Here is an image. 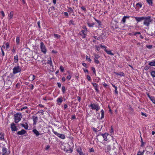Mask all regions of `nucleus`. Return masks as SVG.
<instances>
[{
  "label": "nucleus",
  "instance_id": "obj_1",
  "mask_svg": "<svg viewBox=\"0 0 155 155\" xmlns=\"http://www.w3.org/2000/svg\"><path fill=\"white\" fill-rule=\"evenodd\" d=\"M143 21V24L147 26H148L149 25L150 22L152 21V20L151 17L150 16H144Z\"/></svg>",
  "mask_w": 155,
  "mask_h": 155
},
{
  "label": "nucleus",
  "instance_id": "obj_2",
  "mask_svg": "<svg viewBox=\"0 0 155 155\" xmlns=\"http://www.w3.org/2000/svg\"><path fill=\"white\" fill-rule=\"evenodd\" d=\"M88 106L91 107V109L92 110H96V111H98L100 109V107L96 103L91 104Z\"/></svg>",
  "mask_w": 155,
  "mask_h": 155
},
{
  "label": "nucleus",
  "instance_id": "obj_3",
  "mask_svg": "<svg viewBox=\"0 0 155 155\" xmlns=\"http://www.w3.org/2000/svg\"><path fill=\"white\" fill-rule=\"evenodd\" d=\"M22 117V115L21 114L16 113L14 115L15 122L17 123L21 119Z\"/></svg>",
  "mask_w": 155,
  "mask_h": 155
},
{
  "label": "nucleus",
  "instance_id": "obj_4",
  "mask_svg": "<svg viewBox=\"0 0 155 155\" xmlns=\"http://www.w3.org/2000/svg\"><path fill=\"white\" fill-rule=\"evenodd\" d=\"M21 68L18 64L17 66L14 67L13 69V74H15L21 72Z\"/></svg>",
  "mask_w": 155,
  "mask_h": 155
},
{
  "label": "nucleus",
  "instance_id": "obj_5",
  "mask_svg": "<svg viewBox=\"0 0 155 155\" xmlns=\"http://www.w3.org/2000/svg\"><path fill=\"white\" fill-rule=\"evenodd\" d=\"M40 45L41 51L43 52L44 54H45L47 52V50L45 46L44 45V43L42 42L40 43Z\"/></svg>",
  "mask_w": 155,
  "mask_h": 155
},
{
  "label": "nucleus",
  "instance_id": "obj_6",
  "mask_svg": "<svg viewBox=\"0 0 155 155\" xmlns=\"http://www.w3.org/2000/svg\"><path fill=\"white\" fill-rule=\"evenodd\" d=\"M52 132L55 135H57L59 137L63 139H64L65 138V136L64 134H60L58 133L57 132L54 131V130H52Z\"/></svg>",
  "mask_w": 155,
  "mask_h": 155
},
{
  "label": "nucleus",
  "instance_id": "obj_7",
  "mask_svg": "<svg viewBox=\"0 0 155 155\" xmlns=\"http://www.w3.org/2000/svg\"><path fill=\"white\" fill-rule=\"evenodd\" d=\"M94 62L96 64H99L100 62L97 60L98 58H100V56L98 54H94Z\"/></svg>",
  "mask_w": 155,
  "mask_h": 155
},
{
  "label": "nucleus",
  "instance_id": "obj_8",
  "mask_svg": "<svg viewBox=\"0 0 155 155\" xmlns=\"http://www.w3.org/2000/svg\"><path fill=\"white\" fill-rule=\"evenodd\" d=\"M11 128L12 131H16L18 130V128L16 127L15 124L14 123H12L11 124Z\"/></svg>",
  "mask_w": 155,
  "mask_h": 155
},
{
  "label": "nucleus",
  "instance_id": "obj_9",
  "mask_svg": "<svg viewBox=\"0 0 155 155\" xmlns=\"http://www.w3.org/2000/svg\"><path fill=\"white\" fill-rule=\"evenodd\" d=\"M108 153L110 155H115L116 153V149L115 148L111 150Z\"/></svg>",
  "mask_w": 155,
  "mask_h": 155
},
{
  "label": "nucleus",
  "instance_id": "obj_10",
  "mask_svg": "<svg viewBox=\"0 0 155 155\" xmlns=\"http://www.w3.org/2000/svg\"><path fill=\"white\" fill-rule=\"evenodd\" d=\"M91 84L93 85V86L94 87V89L96 91V92H98V85L96 83H91Z\"/></svg>",
  "mask_w": 155,
  "mask_h": 155
},
{
  "label": "nucleus",
  "instance_id": "obj_11",
  "mask_svg": "<svg viewBox=\"0 0 155 155\" xmlns=\"http://www.w3.org/2000/svg\"><path fill=\"white\" fill-rule=\"evenodd\" d=\"M63 101V98L62 97H58L57 100V102L58 105H60Z\"/></svg>",
  "mask_w": 155,
  "mask_h": 155
},
{
  "label": "nucleus",
  "instance_id": "obj_12",
  "mask_svg": "<svg viewBox=\"0 0 155 155\" xmlns=\"http://www.w3.org/2000/svg\"><path fill=\"white\" fill-rule=\"evenodd\" d=\"M135 18L137 22H139L143 20L144 16L142 17H135Z\"/></svg>",
  "mask_w": 155,
  "mask_h": 155
},
{
  "label": "nucleus",
  "instance_id": "obj_13",
  "mask_svg": "<svg viewBox=\"0 0 155 155\" xmlns=\"http://www.w3.org/2000/svg\"><path fill=\"white\" fill-rule=\"evenodd\" d=\"M32 119L33 121V124L34 125H35L36 124L38 120V117H37L33 116L32 117Z\"/></svg>",
  "mask_w": 155,
  "mask_h": 155
},
{
  "label": "nucleus",
  "instance_id": "obj_14",
  "mask_svg": "<svg viewBox=\"0 0 155 155\" xmlns=\"http://www.w3.org/2000/svg\"><path fill=\"white\" fill-rule=\"evenodd\" d=\"M26 131L24 129H22L21 131L17 132V134L18 135H23L25 134Z\"/></svg>",
  "mask_w": 155,
  "mask_h": 155
},
{
  "label": "nucleus",
  "instance_id": "obj_15",
  "mask_svg": "<svg viewBox=\"0 0 155 155\" xmlns=\"http://www.w3.org/2000/svg\"><path fill=\"white\" fill-rule=\"evenodd\" d=\"M111 150V146L110 145H107L105 147V151L108 153Z\"/></svg>",
  "mask_w": 155,
  "mask_h": 155
},
{
  "label": "nucleus",
  "instance_id": "obj_16",
  "mask_svg": "<svg viewBox=\"0 0 155 155\" xmlns=\"http://www.w3.org/2000/svg\"><path fill=\"white\" fill-rule=\"evenodd\" d=\"M130 18L129 16H124L122 18L121 20V21L122 22L123 24L124 23L126 22V19H129Z\"/></svg>",
  "mask_w": 155,
  "mask_h": 155
},
{
  "label": "nucleus",
  "instance_id": "obj_17",
  "mask_svg": "<svg viewBox=\"0 0 155 155\" xmlns=\"http://www.w3.org/2000/svg\"><path fill=\"white\" fill-rule=\"evenodd\" d=\"M47 63L49 64L51 67V66L52 68L53 67V65L52 64V61L51 57L50 58L49 60H48Z\"/></svg>",
  "mask_w": 155,
  "mask_h": 155
},
{
  "label": "nucleus",
  "instance_id": "obj_18",
  "mask_svg": "<svg viewBox=\"0 0 155 155\" xmlns=\"http://www.w3.org/2000/svg\"><path fill=\"white\" fill-rule=\"evenodd\" d=\"M35 78V76L32 74H31L29 77V80L31 81H33Z\"/></svg>",
  "mask_w": 155,
  "mask_h": 155
},
{
  "label": "nucleus",
  "instance_id": "obj_19",
  "mask_svg": "<svg viewBox=\"0 0 155 155\" xmlns=\"http://www.w3.org/2000/svg\"><path fill=\"white\" fill-rule=\"evenodd\" d=\"M21 125L22 126V127H24V128L26 130L28 129V124L27 123H25V124H21Z\"/></svg>",
  "mask_w": 155,
  "mask_h": 155
},
{
  "label": "nucleus",
  "instance_id": "obj_20",
  "mask_svg": "<svg viewBox=\"0 0 155 155\" xmlns=\"http://www.w3.org/2000/svg\"><path fill=\"white\" fill-rule=\"evenodd\" d=\"M68 12H69L70 14H71L72 12H74V7H73L72 8L71 7H68Z\"/></svg>",
  "mask_w": 155,
  "mask_h": 155
},
{
  "label": "nucleus",
  "instance_id": "obj_21",
  "mask_svg": "<svg viewBox=\"0 0 155 155\" xmlns=\"http://www.w3.org/2000/svg\"><path fill=\"white\" fill-rule=\"evenodd\" d=\"M33 132L35 134L36 136L40 135L39 132L36 129H34L33 130Z\"/></svg>",
  "mask_w": 155,
  "mask_h": 155
},
{
  "label": "nucleus",
  "instance_id": "obj_22",
  "mask_svg": "<svg viewBox=\"0 0 155 155\" xmlns=\"http://www.w3.org/2000/svg\"><path fill=\"white\" fill-rule=\"evenodd\" d=\"M101 135L103 137L104 139V140L105 141H107V136L108 135L107 134H101Z\"/></svg>",
  "mask_w": 155,
  "mask_h": 155
},
{
  "label": "nucleus",
  "instance_id": "obj_23",
  "mask_svg": "<svg viewBox=\"0 0 155 155\" xmlns=\"http://www.w3.org/2000/svg\"><path fill=\"white\" fill-rule=\"evenodd\" d=\"M148 64L151 66H155V60H154L152 61L149 62Z\"/></svg>",
  "mask_w": 155,
  "mask_h": 155
},
{
  "label": "nucleus",
  "instance_id": "obj_24",
  "mask_svg": "<svg viewBox=\"0 0 155 155\" xmlns=\"http://www.w3.org/2000/svg\"><path fill=\"white\" fill-rule=\"evenodd\" d=\"M2 154L6 155L7 152V149L5 147H3L2 148Z\"/></svg>",
  "mask_w": 155,
  "mask_h": 155
},
{
  "label": "nucleus",
  "instance_id": "obj_25",
  "mask_svg": "<svg viewBox=\"0 0 155 155\" xmlns=\"http://www.w3.org/2000/svg\"><path fill=\"white\" fill-rule=\"evenodd\" d=\"M104 51H106V52L108 54L111 55H114V54L111 52V51H108L106 49H105Z\"/></svg>",
  "mask_w": 155,
  "mask_h": 155
},
{
  "label": "nucleus",
  "instance_id": "obj_26",
  "mask_svg": "<svg viewBox=\"0 0 155 155\" xmlns=\"http://www.w3.org/2000/svg\"><path fill=\"white\" fill-rule=\"evenodd\" d=\"M112 84V85L113 87L115 89V93L117 94H118V91H117V87L116 86H115L113 84Z\"/></svg>",
  "mask_w": 155,
  "mask_h": 155
},
{
  "label": "nucleus",
  "instance_id": "obj_27",
  "mask_svg": "<svg viewBox=\"0 0 155 155\" xmlns=\"http://www.w3.org/2000/svg\"><path fill=\"white\" fill-rule=\"evenodd\" d=\"M77 151L79 153L80 155H84L81 149H77Z\"/></svg>",
  "mask_w": 155,
  "mask_h": 155
},
{
  "label": "nucleus",
  "instance_id": "obj_28",
  "mask_svg": "<svg viewBox=\"0 0 155 155\" xmlns=\"http://www.w3.org/2000/svg\"><path fill=\"white\" fill-rule=\"evenodd\" d=\"M18 59L17 55H16L15 56H14V62L15 63H17L18 62Z\"/></svg>",
  "mask_w": 155,
  "mask_h": 155
},
{
  "label": "nucleus",
  "instance_id": "obj_29",
  "mask_svg": "<svg viewBox=\"0 0 155 155\" xmlns=\"http://www.w3.org/2000/svg\"><path fill=\"white\" fill-rule=\"evenodd\" d=\"M14 14V12L13 11L11 12L8 15V17L12 19V18Z\"/></svg>",
  "mask_w": 155,
  "mask_h": 155
},
{
  "label": "nucleus",
  "instance_id": "obj_30",
  "mask_svg": "<svg viewBox=\"0 0 155 155\" xmlns=\"http://www.w3.org/2000/svg\"><path fill=\"white\" fill-rule=\"evenodd\" d=\"M115 74H116V75L122 76H124V73L123 72H120V73H119L115 72Z\"/></svg>",
  "mask_w": 155,
  "mask_h": 155
},
{
  "label": "nucleus",
  "instance_id": "obj_31",
  "mask_svg": "<svg viewBox=\"0 0 155 155\" xmlns=\"http://www.w3.org/2000/svg\"><path fill=\"white\" fill-rule=\"evenodd\" d=\"M4 138V135L2 133H0V140H2Z\"/></svg>",
  "mask_w": 155,
  "mask_h": 155
},
{
  "label": "nucleus",
  "instance_id": "obj_32",
  "mask_svg": "<svg viewBox=\"0 0 155 155\" xmlns=\"http://www.w3.org/2000/svg\"><path fill=\"white\" fill-rule=\"evenodd\" d=\"M101 119H102L104 117V111L103 110H101Z\"/></svg>",
  "mask_w": 155,
  "mask_h": 155
},
{
  "label": "nucleus",
  "instance_id": "obj_33",
  "mask_svg": "<svg viewBox=\"0 0 155 155\" xmlns=\"http://www.w3.org/2000/svg\"><path fill=\"white\" fill-rule=\"evenodd\" d=\"M136 5L137 7L140 8L142 7V5L141 3H138L136 4Z\"/></svg>",
  "mask_w": 155,
  "mask_h": 155
},
{
  "label": "nucleus",
  "instance_id": "obj_34",
  "mask_svg": "<svg viewBox=\"0 0 155 155\" xmlns=\"http://www.w3.org/2000/svg\"><path fill=\"white\" fill-rule=\"evenodd\" d=\"M54 37L56 38L57 39H58L61 37V36L58 34H54Z\"/></svg>",
  "mask_w": 155,
  "mask_h": 155
},
{
  "label": "nucleus",
  "instance_id": "obj_35",
  "mask_svg": "<svg viewBox=\"0 0 155 155\" xmlns=\"http://www.w3.org/2000/svg\"><path fill=\"white\" fill-rule=\"evenodd\" d=\"M148 4L151 5H152V0H146Z\"/></svg>",
  "mask_w": 155,
  "mask_h": 155
},
{
  "label": "nucleus",
  "instance_id": "obj_36",
  "mask_svg": "<svg viewBox=\"0 0 155 155\" xmlns=\"http://www.w3.org/2000/svg\"><path fill=\"white\" fill-rule=\"evenodd\" d=\"M20 42V38L19 37H17L16 39V42L18 45L19 44Z\"/></svg>",
  "mask_w": 155,
  "mask_h": 155
},
{
  "label": "nucleus",
  "instance_id": "obj_37",
  "mask_svg": "<svg viewBox=\"0 0 155 155\" xmlns=\"http://www.w3.org/2000/svg\"><path fill=\"white\" fill-rule=\"evenodd\" d=\"M87 25L89 26V27H93L94 25H95V24L94 23H87Z\"/></svg>",
  "mask_w": 155,
  "mask_h": 155
},
{
  "label": "nucleus",
  "instance_id": "obj_38",
  "mask_svg": "<svg viewBox=\"0 0 155 155\" xmlns=\"http://www.w3.org/2000/svg\"><path fill=\"white\" fill-rule=\"evenodd\" d=\"M28 87H29V88L31 90H33L34 87V85L32 84H30L28 86Z\"/></svg>",
  "mask_w": 155,
  "mask_h": 155
},
{
  "label": "nucleus",
  "instance_id": "obj_39",
  "mask_svg": "<svg viewBox=\"0 0 155 155\" xmlns=\"http://www.w3.org/2000/svg\"><path fill=\"white\" fill-rule=\"evenodd\" d=\"M55 10V8L54 7L52 6L51 7H50L49 9V12L51 11H54Z\"/></svg>",
  "mask_w": 155,
  "mask_h": 155
},
{
  "label": "nucleus",
  "instance_id": "obj_40",
  "mask_svg": "<svg viewBox=\"0 0 155 155\" xmlns=\"http://www.w3.org/2000/svg\"><path fill=\"white\" fill-rule=\"evenodd\" d=\"M150 99L152 101V102L154 104L155 103V100L154 97H150Z\"/></svg>",
  "mask_w": 155,
  "mask_h": 155
},
{
  "label": "nucleus",
  "instance_id": "obj_41",
  "mask_svg": "<svg viewBox=\"0 0 155 155\" xmlns=\"http://www.w3.org/2000/svg\"><path fill=\"white\" fill-rule=\"evenodd\" d=\"M94 19L97 22V23L99 25H101V21H100L96 19L95 18H94Z\"/></svg>",
  "mask_w": 155,
  "mask_h": 155
},
{
  "label": "nucleus",
  "instance_id": "obj_42",
  "mask_svg": "<svg viewBox=\"0 0 155 155\" xmlns=\"http://www.w3.org/2000/svg\"><path fill=\"white\" fill-rule=\"evenodd\" d=\"M141 147H142L143 146L144 144L145 143L143 142L142 137H141Z\"/></svg>",
  "mask_w": 155,
  "mask_h": 155
},
{
  "label": "nucleus",
  "instance_id": "obj_43",
  "mask_svg": "<svg viewBox=\"0 0 155 155\" xmlns=\"http://www.w3.org/2000/svg\"><path fill=\"white\" fill-rule=\"evenodd\" d=\"M151 75L153 77H155V71H153L151 72Z\"/></svg>",
  "mask_w": 155,
  "mask_h": 155
},
{
  "label": "nucleus",
  "instance_id": "obj_44",
  "mask_svg": "<svg viewBox=\"0 0 155 155\" xmlns=\"http://www.w3.org/2000/svg\"><path fill=\"white\" fill-rule=\"evenodd\" d=\"M62 92H63V93H65V92L66 89H65V87L64 86H63L62 87Z\"/></svg>",
  "mask_w": 155,
  "mask_h": 155
},
{
  "label": "nucleus",
  "instance_id": "obj_45",
  "mask_svg": "<svg viewBox=\"0 0 155 155\" xmlns=\"http://www.w3.org/2000/svg\"><path fill=\"white\" fill-rule=\"evenodd\" d=\"M60 69L61 72H63L64 71V68L61 65L60 66Z\"/></svg>",
  "mask_w": 155,
  "mask_h": 155
},
{
  "label": "nucleus",
  "instance_id": "obj_46",
  "mask_svg": "<svg viewBox=\"0 0 155 155\" xmlns=\"http://www.w3.org/2000/svg\"><path fill=\"white\" fill-rule=\"evenodd\" d=\"M86 58L87 60H88L89 61L91 62V60L90 58L88 56H86Z\"/></svg>",
  "mask_w": 155,
  "mask_h": 155
},
{
  "label": "nucleus",
  "instance_id": "obj_47",
  "mask_svg": "<svg viewBox=\"0 0 155 155\" xmlns=\"http://www.w3.org/2000/svg\"><path fill=\"white\" fill-rule=\"evenodd\" d=\"M6 49H8L9 47V44L8 42H7L6 44Z\"/></svg>",
  "mask_w": 155,
  "mask_h": 155
},
{
  "label": "nucleus",
  "instance_id": "obj_48",
  "mask_svg": "<svg viewBox=\"0 0 155 155\" xmlns=\"http://www.w3.org/2000/svg\"><path fill=\"white\" fill-rule=\"evenodd\" d=\"M71 75L69 74V75H68L67 76V77H66V78L68 80H70L71 79Z\"/></svg>",
  "mask_w": 155,
  "mask_h": 155
},
{
  "label": "nucleus",
  "instance_id": "obj_49",
  "mask_svg": "<svg viewBox=\"0 0 155 155\" xmlns=\"http://www.w3.org/2000/svg\"><path fill=\"white\" fill-rule=\"evenodd\" d=\"M43 112H44V111L43 110H39L37 113V114H38V113H41V114H44Z\"/></svg>",
  "mask_w": 155,
  "mask_h": 155
},
{
  "label": "nucleus",
  "instance_id": "obj_50",
  "mask_svg": "<svg viewBox=\"0 0 155 155\" xmlns=\"http://www.w3.org/2000/svg\"><path fill=\"white\" fill-rule=\"evenodd\" d=\"M80 35L82 36L83 38H85L86 37L85 34V33H80Z\"/></svg>",
  "mask_w": 155,
  "mask_h": 155
},
{
  "label": "nucleus",
  "instance_id": "obj_51",
  "mask_svg": "<svg viewBox=\"0 0 155 155\" xmlns=\"http://www.w3.org/2000/svg\"><path fill=\"white\" fill-rule=\"evenodd\" d=\"M92 70L93 73L94 74H96V71H95V68L94 67H93L92 68Z\"/></svg>",
  "mask_w": 155,
  "mask_h": 155
},
{
  "label": "nucleus",
  "instance_id": "obj_52",
  "mask_svg": "<svg viewBox=\"0 0 155 155\" xmlns=\"http://www.w3.org/2000/svg\"><path fill=\"white\" fill-rule=\"evenodd\" d=\"M149 49H151L152 47V45H147L146 46Z\"/></svg>",
  "mask_w": 155,
  "mask_h": 155
},
{
  "label": "nucleus",
  "instance_id": "obj_53",
  "mask_svg": "<svg viewBox=\"0 0 155 155\" xmlns=\"http://www.w3.org/2000/svg\"><path fill=\"white\" fill-rule=\"evenodd\" d=\"M20 83H18L16 84V87L17 88H18L20 87Z\"/></svg>",
  "mask_w": 155,
  "mask_h": 155
},
{
  "label": "nucleus",
  "instance_id": "obj_54",
  "mask_svg": "<svg viewBox=\"0 0 155 155\" xmlns=\"http://www.w3.org/2000/svg\"><path fill=\"white\" fill-rule=\"evenodd\" d=\"M87 79L89 81H90L91 80V78L90 76L89 75H87Z\"/></svg>",
  "mask_w": 155,
  "mask_h": 155
},
{
  "label": "nucleus",
  "instance_id": "obj_55",
  "mask_svg": "<svg viewBox=\"0 0 155 155\" xmlns=\"http://www.w3.org/2000/svg\"><path fill=\"white\" fill-rule=\"evenodd\" d=\"M49 148H50V146L49 145H47L45 149L46 150H47L49 149Z\"/></svg>",
  "mask_w": 155,
  "mask_h": 155
},
{
  "label": "nucleus",
  "instance_id": "obj_56",
  "mask_svg": "<svg viewBox=\"0 0 155 155\" xmlns=\"http://www.w3.org/2000/svg\"><path fill=\"white\" fill-rule=\"evenodd\" d=\"M93 37L95 38V39H97V40H99L100 39V38L99 37H97L96 36H93Z\"/></svg>",
  "mask_w": 155,
  "mask_h": 155
},
{
  "label": "nucleus",
  "instance_id": "obj_57",
  "mask_svg": "<svg viewBox=\"0 0 155 155\" xmlns=\"http://www.w3.org/2000/svg\"><path fill=\"white\" fill-rule=\"evenodd\" d=\"M82 65H83V66H84V67H85L86 68L87 67V64L85 63H82Z\"/></svg>",
  "mask_w": 155,
  "mask_h": 155
},
{
  "label": "nucleus",
  "instance_id": "obj_58",
  "mask_svg": "<svg viewBox=\"0 0 155 155\" xmlns=\"http://www.w3.org/2000/svg\"><path fill=\"white\" fill-rule=\"evenodd\" d=\"M27 108V107L26 106H25V107H22L21 110H24V109H26Z\"/></svg>",
  "mask_w": 155,
  "mask_h": 155
},
{
  "label": "nucleus",
  "instance_id": "obj_59",
  "mask_svg": "<svg viewBox=\"0 0 155 155\" xmlns=\"http://www.w3.org/2000/svg\"><path fill=\"white\" fill-rule=\"evenodd\" d=\"M145 150H143L142 152H141L140 151H139V153H141L142 155H143L144 153Z\"/></svg>",
  "mask_w": 155,
  "mask_h": 155
},
{
  "label": "nucleus",
  "instance_id": "obj_60",
  "mask_svg": "<svg viewBox=\"0 0 155 155\" xmlns=\"http://www.w3.org/2000/svg\"><path fill=\"white\" fill-rule=\"evenodd\" d=\"M89 151L90 152H94V150L93 148L90 149Z\"/></svg>",
  "mask_w": 155,
  "mask_h": 155
},
{
  "label": "nucleus",
  "instance_id": "obj_61",
  "mask_svg": "<svg viewBox=\"0 0 155 155\" xmlns=\"http://www.w3.org/2000/svg\"><path fill=\"white\" fill-rule=\"evenodd\" d=\"M81 9H82V10H84V11H86V8H85L84 7V6H82V7H81Z\"/></svg>",
  "mask_w": 155,
  "mask_h": 155
},
{
  "label": "nucleus",
  "instance_id": "obj_62",
  "mask_svg": "<svg viewBox=\"0 0 155 155\" xmlns=\"http://www.w3.org/2000/svg\"><path fill=\"white\" fill-rule=\"evenodd\" d=\"M100 46L101 48H105V49H106V48H107V47L105 46H104V45L103 46L102 45H100Z\"/></svg>",
  "mask_w": 155,
  "mask_h": 155
},
{
  "label": "nucleus",
  "instance_id": "obj_63",
  "mask_svg": "<svg viewBox=\"0 0 155 155\" xmlns=\"http://www.w3.org/2000/svg\"><path fill=\"white\" fill-rule=\"evenodd\" d=\"M1 50L2 51V56H4L5 55V53H4V51L3 50V49H2V48H1Z\"/></svg>",
  "mask_w": 155,
  "mask_h": 155
},
{
  "label": "nucleus",
  "instance_id": "obj_64",
  "mask_svg": "<svg viewBox=\"0 0 155 155\" xmlns=\"http://www.w3.org/2000/svg\"><path fill=\"white\" fill-rule=\"evenodd\" d=\"M95 47H96V49L97 50L99 51L100 50V48L99 47H98V46H97L96 45L95 46Z\"/></svg>",
  "mask_w": 155,
  "mask_h": 155
}]
</instances>
